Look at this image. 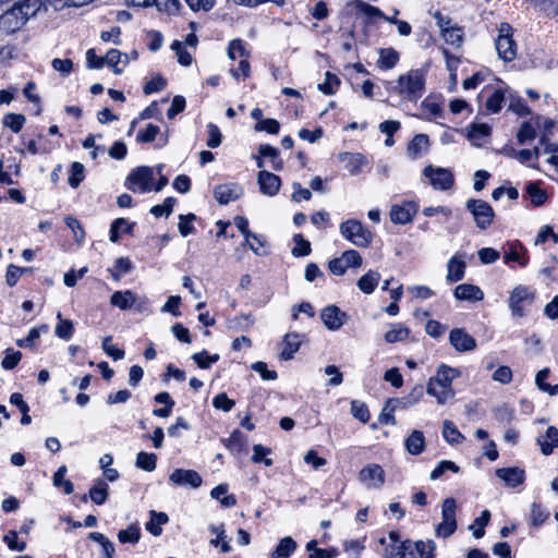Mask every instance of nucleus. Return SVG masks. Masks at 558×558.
Segmentation results:
<instances>
[{"label":"nucleus","instance_id":"nucleus-1","mask_svg":"<svg viewBox=\"0 0 558 558\" xmlns=\"http://www.w3.org/2000/svg\"><path fill=\"white\" fill-rule=\"evenodd\" d=\"M426 70L412 69L386 84L387 90L411 102H416L425 93Z\"/></svg>","mask_w":558,"mask_h":558},{"label":"nucleus","instance_id":"nucleus-2","mask_svg":"<svg viewBox=\"0 0 558 558\" xmlns=\"http://www.w3.org/2000/svg\"><path fill=\"white\" fill-rule=\"evenodd\" d=\"M461 375L460 371L446 364L438 366L436 374L432 376L426 386V392L434 397L438 404H446L454 397L452 381Z\"/></svg>","mask_w":558,"mask_h":558},{"label":"nucleus","instance_id":"nucleus-3","mask_svg":"<svg viewBox=\"0 0 558 558\" xmlns=\"http://www.w3.org/2000/svg\"><path fill=\"white\" fill-rule=\"evenodd\" d=\"M514 29L508 23H500L497 27L495 48L498 58L505 62H511L517 58L518 45L513 39Z\"/></svg>","mask_w":558,"mask_h":558},{"label":"nucleus","instance_id":"nucleus-4","mask_svg":"<svg viewBox=\"0 0 558 558\" xmlns=\"http://www.w3.org/2000/svg\"><path fill=\"white\" fill-rule=\"evenodd\" d=\"M155 169L148 166H140L128 174L124 181L126 189L133 193L145 194L155 191Z\"/></svg>","mask_w":558,"mask_h":558},{"label":"nucleus","instance_id":"nucleus-5","mask_svg":"<svg viewBox=\"0 0 558 558\" xmlns=\"http://www.w3.org/2000/svg\"><path fill=\"white\" fill-rule=\"evenodd\" d=\"M341 235L359 247H367L372 233L356 219H348L340 225Z\"/></svg>","mask_w":558,"mask_h":558},{"label":"nucleus","instance_id":"nucleus-6","mask_svg":"<svg viewBox=\"0 0 558 558\" xmlns=\"http://www.w3.org/2000/svg\"><path fill=\"white\" fill-rule=\"evenodd\" d=\"M456 500L451 497L446 498L441 505V522L437 524L435 534L437 537L447 538L457 530Z\"/></svg>","mask_w":558,"mask_h":558},{"label":"nucleus","instance_id":"nucleus-7","mask_svg":"<svg viewBox=\"0 0 558 558\" xmlns=\"http://www.w3.org/2000/svg\"><path fill=\"white\" fill-rule=\"evenodd\" d=\"M465 207L473 216L474 222L478 229L485 230L492 225L495 218V211L487 202L471 198L466 201Z\"/></svg>","mask_w":558,"mask_h":558},{"label":"nucleus","instance_id":"nucleus-8","mask_svg":"<svg viewBox=\"0 0 558 558\" xmlns=\"http://www.w3.org/2000/svg\"><path fill=\"white\" fill-rule=\"evenodd\" d=\"M28 19L22 9L15 3L10 10L0 15V31L7 34H13L21 29Z\"/></svg>","mask_w":558,"mask_h":558},{"label":"nucleus","instance_id":"nucleus-9","mask_svg":"<svg viewBox=\"0 0 558 558\" xmlns=\"http://www.w3.org/2000/svg\"><path fill=\"white\" fill-rule=\"evenodd\" d=\"M362 266V257L355 250H348L340 257L329 262V269L336 276H342L348 268Z\"/></svg>","mask_w":558,"mask_h":558},{"label":"nucleus","instance_id":"nucleus-10","mask_svg":"<svg viewBox=\"0 0 558 558\" xmlns=\"http://www.w3.org/2000/svg\"><path fill=\"white\" fill-rule=\"evenodd\" d=\"M424 177L436 190H448L453 185V175L450 170L441 167L426 166L423 170Z\"/></svg>","mask_w":558,"mask_h":558},{"label":"nucleus","instance_id":"nucleus-11","mask_svg":"<svg viewBox=\"0 0 558 558\" xmlns=\"http://www.w3.org/2000/svg\"><path fill=\"white\" fill-rule=\"evenodd\" d=\"M418 206L413 201H405L401 204H395L390 208V220L395 225H407L413 220Z\"/></svg>","mask_w":558,"mask_h":558},{"label":"nucleus","instance_id":"nucleus-12","mask_svg":"<svg viewBox=\"0 0 558 558\" xmlns=\"http://www.w3.org/2000/svg\"><path fill=\"white\" fill-rule=\"evenodd\" d=\"M357 477L367 488H380L385 482V471L379 464L372 463L365 465Z\"/></svg>","mask_w":558,"mask_h":558},{"label":"nucleus","instance_id":"nucleus-13","mask_svg":"<svg viewBox=\"0 0 558 558\" xmlns=\"http://www.w3.org/2000/svg\"><path fill=\"white\" fill-rule=\"evenodd\" d=\"M534 299V293L524 286L515 287L509 296L508 305L511 311V314L517 317H522L524 315L523 311V302L532 301Z\"/></svg>","mask_w":558,"mask_h":558},{"label":"nucleus","instance_id":"nucleus-14","mask_svg":"<svg viewBox=\"0 0 558 558\" xmlns=\"http://www.w3.org/2000/svg\"><path fill=\"white\" fill-rule=\"evenodd\" d=\"M320 318L328 330L336 331L347 322L348 315L336 305H328L322 310Z\"/></svg>","mask_w":558,"mask_h":558},{"label":"nucleus","instance_id":"nucleus-15","mask_svg":"<svg viewBox=\"0 0 558 558\" xmlns=\"http://www.w3.org/2000/svg\"><path fill=\"white\" fill-rule=\"evenodd\" d=\"M449 341L458 352L472 351L476 348V340L461 328H454L449 332Z\"/></svg>","mask_w":558,"mask_h":558},{"label":"nucleus","instance_id":"nucleus-16","mask_svg":"<svg viewBox=\"0 0 558 558\" xmlns=\"http://www.w3.org/2000/svg\"><path fill=\"white\" fill-rule=\"evenodd\" d=\"M169 481L177 486L197 488L202 485V477L194 470L177 469L170 474Z\"/></svg>","mask_w":558,"mask_h":558},{"label":"nucleus","instance_id":"nucleus-17","mask_svg":"<svg viewBox=\"0 0 558 558\" xmlns=\"http://www.w3.org/2000/svg\"><path fill=\"white\" fill-rule=\"evenodd\" d=\"M242 195L243 189L236 183L220 184L214 190V196L220 205L236 201Z\"/></svg>","mask_w":558,"mask_h":558},{"label":"nucleus","instance_id":"nucleus-18","mask_svg":"<svg viewBox=\"0 0 558 558\" xmlns=\"http://www.w3.org/2000/svg\"><path fill=\"white\" fill-rule=\"evenodd\" d=\"M338 159L343 163L351 175L360 174L364 166L368 163L366 157L359 153H340Z\"/></svg>","mask_w":558,"mask_h":558},{"label":"nucleus","instance_id":"nucleus-19","mask_svg":"<svg viewBox=\"0 0 558 558\" xmlns=\"http://www.w3.org/2000/svg\"><path fill=\"white\" fill-rule=\"evenodd\" d=\"M257 183L260 192L267 196H275L279 192L281 185L280 178L266 170L258 173Z\"/></svg>","mask_w":558,"mask_h":558},{"label":"nucleus","instance_id":"nucleus-20","mask_svg":"<svg viewBox=\"0 0 558 558\" xmlns=\"http://www.w3.org/2000/svg\"><path fill=\"white\" fill-rule=\"evenodd\" d=\"M496 476L502 481L506 486L513 488L524 482L525 472L518 466L501 468L496 470Z\"/></svg>","mask_w":558,"mask_h":558},{"label":"nucleus","instance_id":"nucleus-21","mask_svg":"<svg viewBox=\"0 0 558 558\" xmlns=\"http://www.w3.org/2000/svg\"><path fill=\"white\" fill-rule=\"evenodd\" d=\"M465 268L463 256L454 254L447 263L446 280L451 283L460 281L464 277Z\"/></svg>","mask_w":558,"mask_h":558},{"label":"nucleus","instance_id":"nucleus-22","mask_svg":"<svg viewBox=\"0 0 558 558\" xmlns=\"http://www.w3.org/2000/svg\"><path fill=\"white\" fill-rule=\"evenodd\" d=\"M453 295L459 301H482L484 292L475 284L461 283L454 288Z\"/></svg>","mask_w":558,"mask_h":558},{"label":"nucleus","instance_id":"nucleus-23","mask_svg":"<svg viewBox=\"0 0 558 558\" xmlns=\"http://www.w3.org/2000/svg\"><path fill=\"white\" fill-rule=\"evenodd\" d=\"M428 147V136L426 134H416L408 145L407 155L410 159H417L427 153Z\"/></svg>","mask_w":558,"mask_h":558},{"label":"nucleus","instance_id":"nucleus-24","mask_svg":"<svg viewBox=\"0 0 558 558\" xmlns=\"http://www.w3.org/2000/svg\"><path fill=\"white\" fill-rule=\"evenodd\" d=\"M537 445L543 454L553 453L554 449L558 447V429L555 426H549L544 435L537 437Z\"/></svg>","mask_w":558,"mask_h":558},{"label":"nucleus","instance_id":"nucleus-25","mask_svg":"<svg viewBox=\"0 0 558 558\" xmlns=\"http://www.w3.org/2000/svg\"><path fill=\"white\" fill-rule=\"evenodd\" d=\"M137 295L131 290L116 291L110 296V304L121 311L130 310L135 305Z\"/></svg>","mask_w":558,"mask_h":558},{"label":"nucleus","instance_id":"nucleus-26","mask_svg":"<svg viewBox=\"0 0 558 558\" xmlns=\"http://www.w3.org/2000/svg\"><path fill=\"white\" fill-rule=\"evenodd\" d=\"M381 556L384 558H416V553L414 549V543L411 541H403L400 543L399 547L396 549L393 547L391 548H385L383 550Z\"/></svg>","mask_w":558,"mask_h":558},{"label":"nucleus","instance_id":"nucleus-27","mask_svg":"<svg viewBox=\"0 0 558 558\" xmlns=\"http://www.w3.org/2000/svg\"><path fill=\"white\" fill-rule=\"evenodd\" d=\"M302 343V336L295 332L287 333L282 342V351L280 356L282 360H291L293 354L300 349Z\"/></svg>","mask_w":558,"mask_h":558},{"label":"nucleus","instance_id":"nucleus-28","mask_svg":"<svg viewBox=\"0 0 558 558\" xmlns=\"http://www.w3.org/2000/svg\"><path fill=\"white\" fill-rule=\"evenodd\" d=\"M22 9L25 16L29 20L41 9H46L47 4L57 8L56 0H22L16 3Z\"/></svg>","mask_w":558,"mask_h":558},{"label":"nucleus","instance_id":"nucleus-29","mask_svg":"<svg viewBox=\"0 0 558 558\" xmlns=\"http://www.w3.org/2000/svg\"><path fill=\"white\" fill-rule=\"evenodd\" d=\"M407 451L412 456L422 453L425 449V437L421 430H413L404 440Z\"/></svg>","mask_w":558,"mask_h":558},{"label":"nucleus","instance_id":"nucleus-30","mask_svg":"<svg viewBox=\"0 0 558 558\" xmlns=\"http://www.w3.org/2000/svg\"><path fill=\"white\" fill-rule=\"evenodd\" d=\"M490 134V126L486 123H474L470 126V130L468 132L469 140L475 145V146H483L486 138Z\"/></svg>","mask_w":558,"mask_h":558},{"label":"nucleus","instance_id":"nucleus-31","mask_svg":"<svg viewBox=\"0 0 558 558\" xmlns=\"http://www.w3.org/2000/svg\"><path fill=\"white\" fill-rule=\"evenodd\" d=\"M106 63L113 69L116 74H120L129 63V57L117 49H110L105 56Z\"/></svg>","mask_w":558,"mask_h":558},{"label":"nucleus","instance_id":"nucleus-32","mask_svg":"<svg viewBox=\"0 0 558 558\" xmlns=\"http://www.w3.org/2000/svg\"><path fill=\"white\" fill-rule=\"evenodd\" d=\"M378 54L377 66L380 70L393 69L399 61V52L393 48H383Z\"/></svg>","mask_w":558,"mask_h":558},{"label":"nucleus","instance_id":"nucleus-33","mask_svg":"<svg viewBox=\"0 0 558 558\" xmlns=\"http://www.w3.org/2000/svg\"><path fill=\"white\" fill-rule=\"evenodd\" d=\"M150 520L145 524L146 530L154 536H159L162 532L161 525L169 521V517L165 512L150 510Z\"/></svg>","mask_w":558,"mask_h":558},{"label":"nucleus","instance_id":"nucleus-34","mask_svg":"<svg viewBox=\"0 0 558 558\" xmlns=\"http://www.w3.org/2000/svg\"><path fill=\"white\" fill-rule=\"evenodd\" d=\"M211 498L218 500L222 507L231 508L236 504V498L234 495H228V485L219 484L210 492Z\"/></svg>","mask_w":558,"mask_h":558},{"label":"nucleus","instance_id":"nucleus-35","mask_svg":"<svg viewBox=\"0 0 558 558\" xmlns=\"http://www.w3.org/2000/svg\"><path fill=\"white\" fill-rule=\"evenodd\" d=\"M255 318L251 314H241L227 320V328L232 331H245L248 330Z\"/></svg>","mask_w":558,"mask_h":558},{"label":"nucleus","instance_id":"nucleus-36","mask_svg":"<svg viewBox=\"0 0 558 558\" xmlns=\"http://www.w3.org/2000/svg\"><path fill=\"white\" fill-rule=\"evenodd\" d=\"M380 275L377 271L369 270L357 280L356 284L362 292L371 294L377 287Z\"/></svg>","mask_w":558,"mask_h":558},{"label":"nucleus","instance_id":"nucleus-37","mask_svg":"<svg viewBox=\"0 0 558 558\" xmlns=\"http://www.w3.org/2000/svg\"><path fill=\"white\" fill-rule=\"evenodd\" d=\"M442 437L450 445H459L464 441V436L459 432L451 421H445L442 426Z\"/></svg>","mask_w":558,"mask_h":558},{"label":"nucleus","instance_id":"nucleus-38","mask_svg":"<svg viewBox=\"0 0 558 558\" xmlns=\"http://www.w3.org/2000/svg\"><path fill=\"white\" fill-rule=\"evenodd\" d=\"M88 537L95 542H97L101 548L102 553L100 558H112L116 551L113 543L106 537L102 533L99 532H90Z\"/></svg>","mask_w":558,"mask_h":558},{"label":"nucleus","instance_id":"nucleus-39","mask_svg":"<svg viewBox=\"0 0 558 558\" xmlns=\"http://www.w3.org/2000/svg\"><path fill=\"white\" fill-rule=\"evenodd\" d=\"M296 549V543L292 537H283L276 549L271 553V558H288Z\"/></svg>","mask_w":558,"mask_h":558},{"label":"nucleus","instance_id":"nucleus-40","mask_svg":"<svg viewBox=\"0 0 558 558\" xmlns=\"http://www.w3.org/2000/svg\"><path fill=\"white\" fill-rule=\"evenodd\" d=\"M526 194L532 205L542 206L547 201V193L541 189L538 182H529L526 184Z\"/></svg>","mask_w":558,"mask_h":558},{"label":"nucleus","instance_id":"nucleus-41","mask_svg":"<svg viewBox=\"0 0 558 558\" xmlns=\"http://www.w3.org/2000/svg\"><path fill=\"white\" fill-rule=\"evenodd\" d=\"M109 494V487L106 482L98 480L96 484L89 489V498L96 505H102L106 502Z\"/></svg>","mask_w":558,"mask_h":558},{"label":"nucleus","instance_id":"nucleus-42","mask_svg":"<svg viewBox=\"0 0 558 558\" xmlns=\"http://www.w3.org/2000/svg\"><path fill=\"white\" fill-rule=\"evenodd\" d=\"M25 123L26 118L22 113L9 112L2 118L3 126L9 128L13 133H19Z\"/></svg>","mask_w":558,"mask_h":558},{"label":"nucleus","instance_id":"nucleus-43","mask_svg":"<svg viewBox=\"0 0 558 558\" xmlns=\"http://www.w3.org/2000/svg\"><path fill=\"white\" fill-rule=\"evenodd\" d=\"M550 371L547 367L538 371L535 376V384L539 390L547 392L549 396H556L558 393V385H549L545 381Z\"/></svg>","mask_w":558,"mask_h":558},{"label":"nucleus","instance_id":"nucleus-44","mask_svg":"<svg viewBox=\"0 0 558 558\" xmlns=\"http://www.w3.org/2000/svg\"><path fill=\"white\" fill-rule=\"evenodd\" d=\"M442 39L452 46L460 47L463 43V29L457 25L442 29Z\"/></svg>","mask_w":558,"mask_h":558},{"label":"nucleus","instance_id":"nucleus-45","mask_svg":"<svg viewBox=\"0 0 558 558\" xmlns=\"http://www.w3.org/2000/svg\"><path fill=\"white\" fill-rule=\"evenodd\" d=\"M157 456L141 451L136 456L135 465L146 472H153L156 469Z\"/></svg>","mask_w":558,"mask_h":558},{"label":"nucleus","instance_id":"nucleus-46","mask_svg":"<svg viewBox=\"0 0 558 558\" xmlns=\"http://www.w3.org/2000/svg\"><path fill=\"white\" fill-rule=\"evenodd\" d=\"M504 100H505V92L502 90V88H497L487 98V100L485 102V108L490 113H497L500 111Z\"/></svg>","mask_w":558,"mask_h":558},{"label":"nucleus","instance_id":"nucleus-47","mask_svg":"<svg viewBox=\"0 0 558 558\" xmlns=\"http://www.w3.org/2000/svg\"><path fill=\"white\" fill-rule=\"evenodd\" d=\"M57 318L59 319V323L54 328L56 336L63 340H69L74 332L72 322L69 319H63L60 312L57 314Z\"/></svg>","mask_w":558,"mask_h":558},{"label":"nucleus","instance_id":"nucleus-48","mask_svg":"<svg viewBox=\"0 0 558 558\" xmlns=\"http://www.w3.org/2000/svg\"><path fill=\"white\" fill-rule=\"evenodd\" d=\"M409 333L410 331L407 327L400 324H395L391 329L385 333L384 338L388 343H395L405 340Z\"/></svg>","mask_w":558,"mask_h":558},{"label":"nucleus","instance_id":"nucleus-49","mask_svg":"<svg viewBox=\"0 0 558 558\" xmlns=\"http://www.w3.org/2000/svg\"><path fill=\"white\" fill-rule=\"evenodd\" d=\"M153 7L168 15L178 14L181 9L180 0H153Z\"/></svg>","mask_w":558,"mask_h":558},{"label":"nucleus","instance_id":"nucleus-50","mask_svg":"<svg viewBox=\"0 0 558 558\" xmlns=\"http://www.w3.org/2000/svg\"><path fill=\"white\" fill-rule=\"evenodd\" d=\"M66 471L65 465L60 466L53 474L52 482L56 487H62L64 494L70 495L74 492V485L69 480H64Z\"/></svg>","mask_w":558,"mask_h":558},{"label":"nucleus","instance_id":"nucleus-51","mask_svg":"<svg viewBox=\"0 0 558 558\" xmlns=\"http://www.w3.org/2000/svg\"><path fill=\"white\" fill-rule=\"evenodd\" d=\"M354 8L357 12L365 15L369 21H373L374 19H381V16H384V13L378 8L373 7L362 0H355Z\"/></svg>","mask_w":558,"mask_h":558},{"label":"nucleus","instance_id":"nucleus-52","mask_svg":"<svg viewBox=\"0 0 558 558\" xmlns=\"http://www.w3.org/2000/svg\"><path fill=\"white\" fill-rule=\"evenodd\" d=\"M84 178H85L84 165L78 161H74L71 165V169H70V175L68 179L69 184L75 189L80 185V183L84 180Z\"/></svg>","mask_w":558,"mask_h":558},{"label":"nucleus","instance_id":"nucleus-53","mask_svg":"<svg viewBox=\"0 0 558 558\" xmlns=\"http://www.w3.org/2000/svg\"><path fill=\"white\" fill-rule=\"evenodd\" d=\"M340 85V80L337 75L326 72L325 81L318 84V89L325 95H333Z\"/></svg>","mask_w":558,"mask_h":558},{"label":"nucleus","instance_id":"nucleus-54","mask_svg":"<svg viewBox=\"0 0 558 558\" xmlns=\"http://www.w3.org/2000/svg\"><path fill=\"white\" fill-rule=\"evenodd\" d=\"M447 471L459 473L460 468L452 461L441 460L438 462L437 466L432 471L429 478L432 481L438 480Z\"/></svg>","mask_w":558,"mask_h":558},{"label":"nucleus","instance_id":"nucleus-55","mask_svg":"<svg viewBox=\"0 0 558 558\" xmlns=\"http://www.w3.org/2000/svg\"><path fill=\"white\" fill-rule=\"evenodd\" d=\"M254 238H245L244 242L245 244L258 256H263L267 254V246H266V240L256 234L253 233Z\"/></svg>","mask_w":558,"mask_h":558},{"label":"nucleus","instance_id":"nucleus-56","mask_svg":"<svg viewBox=\"0 0 558 558\" xmlns=\"http://www.w3.org/2000/svg\"><path fill=\"white\" fill-rule=\"evenodd\" d=\"M140 537H141V530L137 525H134V524L130 525L125 530H121L118 533V539L123 544H125V543L136 544L140 541Z\"/></svg>","mask_w":558,"mask_h":558},{"label":"nucleus","instance_id":"nucleus-57","mask_svg":"<svg viewBox=\"0 0 558 558\" xmlns=\"http://www.w3.org/2000/svg\"><path fill=\"white\" fill-rule=\"evenodd\" d=\"M228 57L231 60L243 59L247 57V51L245 50L244 43L242 39L236 38L230 41L227 49Z\"/></svg>","mask_w":558,"mask_h":558},{"label":"nucleus","instance_id":"nucleus-58","mask_svg":"<svg viewBox=\"0 0 558 558\" xmlns=\"http://www.w3.org/2000/svg\"><path fill=\"white\" fill-rule=\"evenodd\" d=\"M64 222L69 229L73 232L76 243L82 244L85 240V231L81 222L74 217H65Z\"/></svg>","mask_w":558,"mask_h":558},{"label":"nucleus","instance_id":"nucleus-59","mask_svg":"<svg viewBox=\"0 0 558 558\" xmlns=\"http://www.w3.org/2000/svg\"><path fill=\"white\" fill-rule=\"evenodd\" d=\"M490 519V512L488 510H483L481 515L475 519L474 524L470 526L473 531V536L476 538H481L484 535V526L487 525Z\"/></svg>","mask_w":558,"mask_h":558},{"label":"nucleus","instance_id":"nucleus-60","mask_svg":"<svg viewBox=\"0 0 558 558\" xmlns=\"http://www.w3.org/2000/svg\"><path fill=\"white\" fill-rule=\"evenodd\" d=\"M415 553L418 554L420 558H434V551L436 544L433 541H418L414 543Z\"/></svg>","mask_w":558,"mask_h":558},{"label":"nucleus","instance_id":"nucleus-61","mask_svg":"<svg viewBox=\"0 0 558 558\" xmlns=\"http://www.w3.org/2000/svg\"><path fill=\"white\" fill-rule=\"evenodd\" d=\"M175 204V198L173 197H167L162 204H159V205H155L150 208V213L155 216V217H161V216H170L172 210H173V206Z\"/></svg>","mask_w":558,"mask_h":558},{"label":"nucleus","instance_id":"nucleus-62","mask_svg":"<svg viewBox=\"0 0 558 558\" xmlns=\"http://www.w3.org/2000/svg\"><path fill=\"white\" fill-rule=\"evenodd\" d=\"M270 453V449L264 447L263 445H255L253 447V456L252 461L254 463H264L267 466L272 465V460L267 458V456Z\"/></svg>","mask_w":558,"mask_h":558},{"label":"nucleus","instance_id":"nucleus-63","mask_svg":"<svg viewBox=\"0 0 558 558\" xmlns=\"http://www.w3.org/2000/svg\"><path fill=\"white\" fill-rule=\"evenodd\" d=\"M160 129L158 125L153 123H148L144 130L138 131L136 135V141L138 143H150L158 135Z\"/></svg>","mask_w":558,"mask_h":558},{"label":"nucleus","instance_id":"nucleus-64","mask_svg":"<svg viewBox=\"0 0 558 558\" xmlns=\"http://www.w3.org/2000/svg\"><path fill=\"white\" fill-rule=\"evenodd\" d=\"M3 542L11 550L24 551L26 549V542L20 541L15 531H9L3 536Z\"/></svg>","mask_w":558,"mask_h":558}]
</instances>
